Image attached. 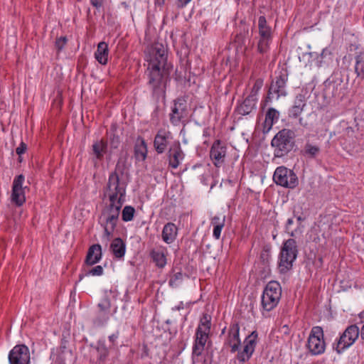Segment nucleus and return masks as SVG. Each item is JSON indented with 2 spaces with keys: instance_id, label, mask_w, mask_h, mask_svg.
<instances>
[{
  "instance_id": "a18cd8bd",
  "label": "nucleus",
  "mask_w": 364,
  "mask_h": 364,
  "mask_svg": "<svg viewBox=\"0 0 364 364\" xmlns=\"http://www.w3.org/2000/svg\"><path fill=\"white\" fill-rule=\"evenodd\" d=\"M293 105L304 109V107L306 106V97L304 95L298 94L294 99Z\"/></svg>"
},
{
  "instance_id": "6ab92c4d",
  "label": "nucleus",
  "mask_w": 364,
  "mask_h": 364,
  "mask_svg": "<svg viewBox=\"0 0 364 364\" xmlns=\"http://www.w3.org/2000/svg\"><path fill=\"white\" fill-rule=\"evenodd\" d=\"M209 338V333L202 331L200 328H197L196 331L195 340L192 348V358L199 357L202 355L205 344Z\"/></svg>"
},
{
  "instance_id": "6e6552de",
  "label": "nucleus",
  "mask_w": 364,
  "mask_h": 364,
  "mask_svg": "<svg viewBox=\"0 0 364 364\" xmlns=\"http://www.w3.org/2000/svg\"><path fill=\"white\" fill-rule=\"evenodd\" d=\"M360 335V330L356 324L349 325L332 344V348L338 354L343 353L350 347Z\"/></svg>"
},
{
  "instance_id": "4be33fe9",
  "label": "nucleus",
  "mask_w": 364,
  "mask_h": 364,
  "mask_svg": "<svg viewBox=\"0 0 364 364\" xmlns=\"http://www.w3.org/2000/svg\"><path fill=\"white\" fill-rule=\"evenodd\" d=\"M147 154V144L141 136H138L134 146V156L136 161H144Z\"/></svg>"
},
{
  "instance_id": "864d4df0",
  "label": "nucleus",
  "mask_w": 364,
  "mask_h": 364,
  "mask_svg": "<svg viewBox=\"0 0 364 364\" xmlns=\"http://www.w3.org/2000/svg\"><path fill=\"white\" fill-rule=\"evenodd\" d=\"M119 331H117L116 333H114L109 336L108 338H109V342L112 343V346L114 347L116 346L115 342L119 337Z\"/></svg>"
},
{
  "instance_id": "0eeeda50",
  "label": "nucleus",
  "mask_w": 364,
  "mask_h": 364,
  "mask_svg": "<svg viewBox=\"0 0 364 364\" xmlns=\"http://www.w3.org/2000/svg\"><path fill=\"white\" fill-rule=\"evenodd\" d=\"M282 295L280 284L271 281L266 285L262 295V307L263 310L270 311L278 304Z\"/></svg>"
},
{
  "instance_id": "f8f14e48",
  "label": "nucleus",
  "mask_w": 364,
  "mask_h": 364,
  "mask_svg": "<svg viewBox=\"0 0 364 364\" xmlns=\"http://www.w3.org/2000/svg\"><path fill=\"white\" fill-rule=\"evenodd\" d=\"M273 180L277 185L285 188H294L298 185L296 173L285 166H279L276 168Z\"/></svg>"
},
{
  "instance_id": "bb28decb",
  "label": "nucleus",
  "mask_w": 364,
  "mask_h": 364,
  "mask_svg": "<svg viewBox=\"0 0 364 364\" xmlns=\"http://www.w3.org/2000/svg\"><path fill=\"white\" fill-rule=\"evenodd\" d=\"M166 250L165 248L153 249L150 251L149 256L155 265L159 268H164L166 263Z\"/></svg>"
},
{
  "instance_id": "603ef678",
  "label": "nucleus",
  "mask_w": 364,
  "mask_h": 364,
  "mask_svg": "<svg viewBox=\"0 0 364 364\" xmlns=\"http://www.w3.org/2000/svg\"><path fill=\"white\" fill-rule=\"evenodd\" d=\"M280 332L285 336H289L291 332V328L288 324H284L280 327Z\"/></svg>"
},
{
  "instance_id": "7ed1b4c3",
  "label": "nucleus",
  "mask_w": 364,
  "mask_h": 364,
  "mask_svg": "<svg viewBox=\"0 0 364 364\" xmlns=\"http://www.w3.org/2000/svg\"><path fill=\"white\" fill-rule=\"evenodd\" d=\"M295 133L289 129H282L279 131L271 141L275 158H282L287 156L296 146Z\"/></svg>"
},
{
  "instance_id": "a211bd4d",
  "label": "nucleus",
  "mask_w": 364,
  "mask_h": 364,
  "mask_svg": "<svg viewBox=\"0 0 364 364\" xmlns=\"http://www.w3.org/2000/svg\"><path fill=\"white\" fill-rule=\"evenodd\" d=\"M225 346L231 348V353H235L240 349L241 341L240 338V325L237 321L230 324L228 336L224 343Z\"/></svg>"
},
{
  "instance_id": "3c124183",
  "label": "nucleus",
  "mask_w": 364,
  "mask_h": 364,
  "mask_svg": "<svg viewBox=\"0 0 364 364\" xmlns=\"http://www.w3.org/2000/svg\"><path fill=\"white\" fill-rule=\"evenodd\" d=\"M210 179H213V176L210 173H203L201 175L200 181L201 183L205 186H208L209 184Z\"/></svg>"
},
{
  "instance_id": "b1692460",
  "label": "nucleus",
  "mask_w": 364,
  "mask_h": 364,
  "mask_svg": "<svg viewBox=\"0 0 364 364\" xmlns=\"http://www.w3.org/2000/svg\"><path fill=\"white\" fill-rule=\"evenodd\" d=\"M102 247L100 244H94L91 245L87 252L85 264L87 266H92L102 258Z\"/></svg>"
},
{
  "instance_id": "49530a36",
  "label": "nucleus",
  "mask_w": 364,
  "mask_h": 364,
  "mask_svg": "<svg viewBox=\"0 0 364 364\" xmlns=\"http://www.w3.org/2000/svg\"><path fill=\"white\" fill-rule=\"evenodd\" d=\"M224 224H225V217H223V218L221 221V224L215 225V226H213V235L215 239H217V240L220 239L221 231H222L223 228L224 227Z\"/></svg>"
},
{
  "instance_id": "2f4dec72",
  "label": "nucleus",
  "mask_w": 364,
  "mask_h": 364,
  "mask_svg": "<svg viewBox=\"0 0 364 364\" xmlns=\"http://www.w3.org/2000/svg\"><path fill=\"white\" fill-rule=\"evenodd\" d=\"M117 127L112 124L110 128L109 146L111 150L117 149L121 144L120 136L116 133Z\"/></svg>"
},
{
  "instance_id": "c9c22d12",
  "label": "nucleus",
  "mask_w": 364,
  "mask_h": 364,
  "mask_svg": "<svg viewBox=\"0 0 364 364\" xmlns=\"http://www.w3.org/2000/svg\"><path fill=\"white\" fill-rule=\"evenodd\" d=\"M197 328H200L202 331L210 333L211 328V316L207 313L203 314Z\"/></svg>"
},
{
  "instance_id": "423d86ee",
  "label": "nucleus",
  "mask_w": 364,
  "mask_h": 364,
  "mask_svg": "<svg viewBox=\"0 0 364 364\" xmlns=\"http://www.w3.org/2000/svg\"><path fill=\"white\" fill-rule=\"evenodd\" d=\"M147 62V68H149L156 65V68L159 69L173 70V65L168 62V49L161 43L156 42L152 44Z\"/></svg>"
},
{
  "instance_id": "a878e982",
  "label": "nucleus",
  "mask_w": 364,
  "mask_h": 364,
  "mask_svg": "<svg viewBox=\"0 0 364 364\" xmlns=\"http://www.w3.org/2000/svg\"><path fill=\"white\" fill-rule=\"evenodd\" d=\"M92 348L95 350L97 359L95 361L97 364H105L109 355V348H108L105 341H99L95 346H91Z\"/></svg>"
},
{
  "instance_id": "6e6d98bb",
  "label": "nucleus",
  "mask_w": 364,
  "mask_h": 364,
  "mask_svg": "<svg viewBox=\"0 0 364 364\" xmlns=\"http://www.w3.org/2000/svg\"><path fill=\"white\" fill-rule=\"evenodd\" d=\"M191 0H176V4L177 8L183 9L185 7Z\"/></svg>"
},
{
  "instance_id": "5701e85b",
  "label": "nucleus",
  "mask_w": 364,
  "mask_h": 364,
  "mask_svg": "<svg viewBox=\"0 0 364 364\" xmlns=\"http://www.w3.org/2000/svg\"><path fill=\"white\" fill-rule=\"evenodd\" d=\"M252 97L253 95H249L242 102L237 105L235 112L242 116L250 114L253 109H256L257 101V99Z\"/></svg>"
},
{
  "instance_id": "58836bf2",
  "label": "nucleus",
  "mask_w": 364,
  "mask_h": 364,
  "mask_svg": "<svg viewBox=\"0 0 364 364\" xmlns=\"http://www.w3.org/2000/svg\"><path fill=\"white\" fill-rule=\"evenodd\" d=\"M272 38H262L259 37L258 43H257V51L260 54H264L268 52L269 50V42L271 41Z\"/></svg>"
},
{
  "instance_id": "9b49d317",
  "label": "nucleus",
  "mask_w": 364,
  "mask_h": 364,
  "mask_svg": "<svg viewBox=\"0 0 364 364\" xmlns=\"http://www.w3.org/2000/svg\"><path fill=\"white\" fill-rule=\"evenodd\" d=\"M188 110L187 101L183 97H177L173 100V106L171 107V112L169 114L170 122L173 126H178L180 123L186 124L185 118L188 117Z\"/></svg>"
},
{
  "instance_id": "4d7b16f0",
  "label": "nucleus",
  "mask_w": 364,
  "mask_h": 364,
  "mask_svg": "<svg viewBox=\"0 0 364 364\" xmlns=\"http://www.w3.org/2000/svg\"><path fill=\"white\" fill-rule=\"evenodd\" d=\"M104 0H90V4L97 9H100L103 5Z\"/></svg>"
},
{
  "instance_id": "de8ad7c7",
  "label": "nucleus",
  "mask_w": 364,
  "mask_h": 364,
  "mask_svg": "<svg viewBox=\"0 0 364 364\" xmlns=\"http://www.w3.org/2000/svg\"><path fill=\"white\" fill-rule=\"evenodd\" d=\"M303 109H304L302 108L295 107V105H292L291 108L289 109L288 115L290 118L296 119L301 114Z\"/></svg>"
},
{
  "instance_id": "c03bdc74",
  "label": "nucleus",
  "mask_w": 364,
  "mask_h": 364,
  "mask_svg": "<svg viewBox=\"0 0 364 364\" xmlns=\"http://www.w3.org/2000/svg\"><path fill=\"white\" fill-rule=\"evenodd\" d=\"M262 85H263V80L260 79V78L257 79L253 85V87H252V90L250 94V95H253L252 98L257 99V94L258 91L261 89Z\"/></svg>"
},
{
  "instance_id": "052dcab7",
  "label": "nucleus",
  "mask_w": 364,
  "mask_h": 364,
  "mask_svg": "<svg viewBox=\"0 0 364 364\" xmlns=\"http://www.w3.org/2000/svg\"><path fill=\"white\" fill-rule=\"evenodd\" d=\"M184 309V304L183 301H181L177 306L172 308L173 311H180L181 309Z\"/></svg>"
},
{
  "instance_id": "79ce46f5",
  "label": "nucleus",
  "mask_w": 364,
  "mask_h": 364,
  "mask_svg": "<svg viewBox=\"0 0 364 364\" xmlns=\"http://www.w3.org/2000/svg\"><path fill=\"white\" fill-rule=\"evenodd\" d=\"M103 274V268L100 265L95 266L86 272L79 274V281L82 280L85 276H101Z\"/></svg>"
},
{
  "instance_id": "20e7f679",
  "label": "nucleus",
  "mask_w": 364,
  "mask_h": 364,
  "mask_svg": "<svg viewBox=\"0 0 364 364\" xmlns=\"http://www.w3.org/2000/svg\"><path fill=\"white\" fill-rule=\"evenodd\" d=\"M299 255V247L295 239L289 238L283 242L278 258V270L284 274L290 271L294 266Z\"/></svg>"
},
{
  "instance_id": "ea45409f",
  "label": "nucleus",
  "mask_w": 364,
  "mask_h": 364,
  "mask_svg": "<svg viewBox=\"0 0 364 364\" xmlns=\"http://www.w3.org/2000/svg\"><path fill=\"white\" fill-rule=\"evenodd\" d=\"M355 72L357 74V76H360V75H363L364 77V60L361 53L355 56Z\"/></svg>"
},
{
  "instance_id": "7c9ffc66",
  "label": "nucleus",
  "mask_w": 364,
  "mask_h": 364,
  "mask_svg": "<svg viewBox=\"0 0 364 364\" xmlns=\"http://www.w3.org/2000/svg\"><path fill=\"white\" fill-rule=\"evenodd\" d=\"M258 28L259 37L266 38H272L271 28L267 25L264 16H261L258 19Z\"/></svg>"
},
{
  "instance_id": "ddd939ff",
  "label": "nucleus",
  "mask_w": 364,
  "mask_h": 364,
  "mask_svg": "<svg viewBox=\"0 0 364 364\" xmlns=\"http://www.w3.org/2000/svg\"><path fill=\"white\" fill-rule=\"evenodd\" d=\"M9 364H30L29 348L25 344L15 346L9 354Z\"/></svg>"
},
{
  "instance_id": "f3484780",
  "label": "nucleus",
  "mask_w": 364,
  "mask_h": 364,
  "mask_svg": "<svg viewBox=\"0 0 364 364\" xmlns=\"http://www.w3.org/2000/svg\"><path fill=\"white\" fill-rule=\"evenodd\" d=\"M172 139V134L165 129H160L156 132L154 141V149L158 154H162L168 149L170 140Z\"/></svg>"
},
{
  "instance_id": "c85d7f7f",
  "label": "nucleus",
  "mask_w": 364,
  "mask_h": 364,
  "mask_svg": "<svg viewBox=\"0 0 364 364\" xmlns=\"http://www.w3.org/2000/svg\"><path fill=\"white\" fill-rule=\"evenodd\" d=\"M279 117V112L276 109L272 107L269 108L265 114L263 132H269L272 127V125L277 122Z\"/></svg>"
},
{
  "instance_id": "338daca9",
  "label": "nucleus",
  "mask_w": 364,
  "mask_h": 364,
  "mask_svg": "<svg viewBox=\"0 0 364 364\" xmlns=\"http://www.w3.org/2000/svg\"><path fill=\"white\" fill-rule=\"evenodd\" d=\"M210 181H212L211 183H210V189H213L216 186L217 181L215 180L213 178V179H210Z\"/></svg>"
},
{
  "instance_id": "a19ab883",
  "label": "nucleus",
  "mask_w": 364,
  "mask_h": 364,
  "mask_svg": "<svg viewBox=\"0 0 364 364\" xmlns=\"http://www.w3.org/2000/svg\"><path fill=\"white\" fill-rule=\"evenodd\" d=\"M183 279V274L181 270L174 273L170 278L168 281V284L171 287L175 288L177 287Z\"/></svg>"
},
{
  "instance_id": "1a4fd4ad",
  "label": "nucleus",
  "mask_w": 364,
  "mask_h": 364,
  "mask_svg": "<svg viewBox=\"0 0 364 364\" xmlns=\"http://www.w3.org/2000/svg\"><path fill=\"white\" fill-rule=\"evenodd\" d=\"M127 183L121 180L115 173H110L106 185L109 200L125 202Z\"/></svg>"
},
{
  "instance_id": "0e129e2a",
  "label": "nucleus",
  "mask_w": 364,
  "mask_h": 364,
  "mask_svg": "<svg viewBox=\"0 0 364 364\" xmlns=\"http://www.w3.org/2000/svg\"><path fill=\"white\" fill-rule=\"evenodd\" d=\"M294 223L293 221V219L292 218H289L287 221V223H286V225H285V228L286 230H289V228L291 225H292Z\"/></svg>"
},
{
  "instance_id": "72a5a7b5",
  "label": "nucleus",
  "mask_w": 364,
  "mask_h": 364,
  "mask_svg": "<svg viewBox=\"0 0 364 364\" xmlns=\"http://www.w3.org/2000/svg\"><path fill=\"white\" fill-rule=\"evenodd\" d=\"M258 333L257 331H253L250 335H248L244 341V346L249 348L251 350L255 352L257 343Z\"/></svg>"
},
{
  "instance_id": "e433bc0d",
  "label": "nucleus",
  "mask_w": 364,
  "mask_h": 364,
  "mask_svg": "<svg viewBox=\"0 0 364 364\" xmlns=\"http://www.w3.org/2000/svg\"><path fill=\"white\" fill-rule=\"evenodd\" d=\"M253 353L254 352L249 349V348L243 346V349L242 350H237L236 358L241 364H244L251 358Z\"/></svg>"
},
{
  "instance_id": "09e8293b",
  "label": "nucleus",
  "mask_w": 364,
  "mask_h": 364,
  "mask_svg": "<svg viewBox=\"0 0 364 364\" xmlns=\"http://www.w3.org/2000/svg\"><path fill=\"white\" fill-rule=\"evenodd\" d=\"M68 38L66 36H61L56 38L55 42V46L58 52L63 50L65 44L67 43Z\"/></svg>"
},
{
  "instance_id": "680f3d73",
  "label": "nucleus",
  "mask_w": 364,
  "mask_h": 364,
  "mask_svg": "<svg viewBox=\"0 0 364 364\" xmlns=\"http://www.w3.org/2000/svg\"><path fill=\"white\" fill-rule=\"evenodd\" d=\"M67 343H68V341L65 339L63 338L61 340L60 349H61L62 353H63L65 349L67 348V346H66Z\"/></svg>"
},
{
  "instance_id": "aec40b11",
  "label": "nucleus",
  "mask_w": 364,
  "mask_h": 364,
  "mask_svg": "<svg viewBox=\"0 0 364 364\" xmlns=\"http://www.w3.org/2000/svg\"><path fill=\"white\" fill-rule=\"evenodd\" d=\"M99 309L98 316L95 319L94 323L98 326H103L109 320V315L111 309L110 300L107 296L103 298L100 303L97 304Z\"/></svg>"
},
{
  "instance_id": "13d9d810",
  "label": "nucleus",
  "mask_w": 364,
  "mask_h": 364,
  "mask_svg": "<svg viewBox=\"0 0 364 364\" xmlns=\"http://www.w3.org/2000/svg\"><path fill=\"white\" fill-rule=\"evenodd\" d=\"M324 93L326 95L329 96V78L324 82Z\"/></svg>"
},
{
  "instance_id": "9d476101",
  "label": "nucleus",
  "mask_w": 364,
  "mask_h": 364,
  "mask_svg": "<svg viewBox=\"0 0 364 364\" xmlns=\"http://www.w3.org/2000/svg\"><path fill=\"white\" fill-rule=\"evenodd\" d=\"M306 346L311 355H319L325 352L326 343L321 326L311 328Z\"/></svg>"
},
{
  "instance_id": "f704fd0d",
  "label": "nucleus",
  "mask_w": 364,
  "mask_h": 364,
  "mask_svg": "<svg viewBox=\"0 0 364 364\" xmlns=\"http://www.w3.org/2000/svg\"><path fill=\"white\" fill-rule=\"evenodd\" d=\"M271 250L272 245L269 243L265 244L262 247L259 255V259L261 262L265 266H268L269 264V260L271 258Z\"/></svg>"
},
{
  "instance_id": "37998d69",
  "label": "nucleus",
  "mask_w": 364,
  "mask_h": 364,
  "mask_svg": "<svg viewBox=\"0 0 364 364\" xmlns=\"http://www.w3.org/2000/svg\"><path fill=\"white\" fill-rule=\"evenodd\" d=\"M126 168V161L119 159L115 165L114 170L112 173H117L118 177L120 178V176H123L124 174Z\"/></svg>"
},
{
  "instance_id": "473e14b6",
  "label": "nucleus",
  "mask_w": 364,
  "mask_h": 364,
  "mask_svg": "<svg viewBox=\"0 0 364 364\" xmlns=\"http://www.w3.org/2000/svg\"><path fill=\"white\" fill-rule=\"evenodd\" d=\"M320 148L307 142L304 149V155L310 159H315L320 154Z\"/></svg>"
},
{
  "instance_id": "4468645a",
  "label": "nucleus",
  "mask_w": 364,
  "mask_h": 364,
  "mask_svg": "<svg viewBox=\"0 0 364 364\" xmlns=\"http://www.w3.org/2000/svg\"><path fill=\"white\" fill-rule=\"evenodd\" d=\"M25 177L23 174L16 176L13 181L11 200L16 206L20 207L26 203L25 188L23 187Z\"/></svg>"
},
{
  "instance_id": "e2e57ef3",
  "label": "nucleus",
  "mask_w": 364,
  "mask_h": 364,
  "mask_svg": "<svg viewBox=\"0 0 364 364\" xmlns=\"http://www.w3.org/2000/svg\"><path fill=\"white\" fill-rule=\"evenodd\" d=\"M331 53L328 50V48H324V49H323L321 55L322 58H323L326 55H331Z\"/></svg>"
},
{
  "instance_id": "f03ea898",
  "label": "nucleus",
  "mask_w": 364,
  "mask_h": 364,
  "mask_svg": "<svg viewBox=\"0 0 364 364\" xmlns=\"http://www.w3.org/2000/svg\"><path fill=\"white\" fill-rule=\"evenodd\" d=\"M99 217V222L104 229L103 235L109 240L117 225L120 210L124 202L109 200Z\"/></svg>"
},
{
  "instance_id": "5fc2aeb1",
  "label": "nucleus",
  "mask_w": 364,
  "mask_h": 364,
  "mask_svg": "<svg viewBox=\"0 0 364 364\" xmlns=\"http://www.w3.org/2000/svg\"><path fill=\"white\" fill-rule=\"evenodd\" d=\"M211 344V341H210L208 343V346H207V356L210 360V363L209 364H213V350H211L210 351H209V347H210V345Z\"/></svg>"
},
{
  "instance_id": "cd10ccee",
  "label": "nucleus",
  "mask_w": 364,
  "mask_h": 364,
  "mask_svg": "<svg viewBox=\"0 0 364 364\" xmlns=\"http://www.w3.org/2000/svg\"><path fill=\"white\" fill-rule=\"evenodd\" d=\"M109 48L108 44L105 41L98 43L95 58L99 63L105 65L108 61Z\"/></svg>"
},
{
  "instance_id": "412c9836",
  "label": "nucleus",
  "mask_w": 364,
  "mask_h": 364,
  "mask_svg": "<svg viewBox=\"0 0 364 364\" xmlns=\"http://www.w3.org/2000/svg\"><path fill=\"white\" fill-rule=\"evenodd\" d=\"M107 151L108 142L107 139L102 138L100 140L95 141L92 145V154L94 156L92 161L95 164L97 161H102Z\"/></svg>"
},
{
  "instance_id": "dca6fc26",
  "label": "nucleus",
  "mask_w": 364,
  "mask_h": 364,
  "mask_svg": "<svg viewBox=\"0 0 364 364\" xmlns=\"http://www.w3.org/2000/svg\"><path fill=\"white\" fill-rule=\"evenodd\" d=\"M227 153V146L220 139H216L210 150V158L216 167H220L225 162Z\"/></svg>"
},
{
  "instance_id": "69168bd1",
  "label": "nucleus",
  "mask_w": 364,
  "mask_h": 364,
  "mask_svg": "<svg viewBox=\"0 0 364 364\" xmlns=\"http://www.w3.org/2000/svg\"><path fill=\"white\" fill-rule=\"evenodd\" d=\"M165 4V0H155V4L158 6H163Z\"/></svg>"
},
{
  "instance_id": "4c0bfd02",
  "label": "nucleus",
  "mask_w": 364,
  "mask_h": 364,
  "mask_svg": "<svg viewBox=\"0 0 364 364\" xmlns=\"http://www.w3.org/2000/svg\"><path fill=\"white\" fill-rule=\"evenodd\" d=\"M135 208L131 205H126L122 211V220L124 222L132 221L134 217Z\"/></svg>"
},
{
  "instance_id": "c756f323",
  "label": "nucleus",
  "mask_w": 364,
  "mask_h": 364,
  "mask_svg": "<svg viewBox=\"0 0 364 364\" xmlns=\"http://www.w3.org/2000/svg\"><path fill=\"white\" fill-rule=\"evenodd\" d=\"M110 250L115 257L122 258L125 255L126 244L122 238L116 237L111 242Z\"/></svg>"
},
{
  "instance_id": "774afa93",
  "label": "nucleus",
  "mask_w": 364,
  "mask_h": 364,
  "mask_svg": "<svg viewBox=\"0 0 364 364\" xmlns=\"http://www.w3.org/2000/svg\"><path fill=\"white\" fill-rule=\"evenodd\" d=\"M360 338L363 341H364V324L360 329Z\"/></svg>"
},
{
  "instance_id": "2eb2a0df",
  "label": "nucleus",
  "mask_w": 364,
  "mask_h": 364,
  "mask_svg": "<svg viewBox=\"0 0 364 364\" xmlns=\"http://www.w3.org/2000/svg\"><path fill=\"white\" fill-rule=\"evenodd\" d=\"M184 157L185 154L182 150L179 141H174L171 144L166 153L168 166L173 169H176L184 159Z\"/></svg>"
},
{
  "instance_id": "f257e3e1",
  "label": "nucleus",
  "mask_w": 364,
  "mask_h": 364,
  "mask_svg": "<svg viewBox=\"0 0 364 364\" xmlns=\"http://www.w3.org/2000/svg\"><path fill=\"white\" fill-rule=\"evenodd\" d=\"M172 70L159 69L156 65L152 68H146L147 85L151 96L156 101H165L166 97L167 85L171 81Z\"/></svg>"
},
{
  "instance_id": "393cba45",
  "label": "nucleus",
  "mask_w": 364,
  "mask_h": 364,
  "mask_svg": "<svg viewBox=\"0 0 364 364\" xmlns=\"http://www.w3.org/2000/svg\"><path fill=\"white\" fill-rule=\"evenodd\" d=\"M178 231V227L173 223H167L162 230V240L168 245L173 243L177 237Z\"/></svg>"
},
{
  "instance_id": "bf43d9fd",
  "label": "nucleus",
  "mask_w": 364,
  "mask_h": 364,
  "mask_svg": "<svg viewBox=\"0 0 364 364\" xmlns=\"http://www.w3.org/2000/svg\"><path fill=\"white\" fill-rule=\"evenodd\" d=\"M221 221L220 217L214 216L211 220V224L215 226V225L221 224Z\"/></svg>"
},
{
  "instance_id": "8fccbe9b",
  "label": "nucleus",
  "mask_w": 364,
  "mask_h": 364,
  "mask_svg": "<svg viewBox=\"0 0 364 364\" xmlns=\"http://www.w3.org/2000/svg\"><path fill=\"white\" fill-rule=\"evenodd\" d=\"M26 150H27V144L25 142L21 141L20 143L19 146L16 148V153L18 156H21L23 154H24L26 152Z\"/></svg>"
},
{
  "instance_id": "39448f33",
  "label": "nucleus",
  "mask_w": 364,
  "mask_h": 364,
  "mask_svg": "<svg viewBox=\"0 0 364 364\" xmlns=\"http://www.w3.org/2000/svg\"><path fill=\"white\" fill-rule=\"evenodd\" d=\"M275 76L272 79L269 86L267 96L261 102L262 109H264L269 102H272V95H275L277 98L285 97L287 95V83L289 78V73L287 68H282L274 73Z\"/></svg>"
}]
</instances>
